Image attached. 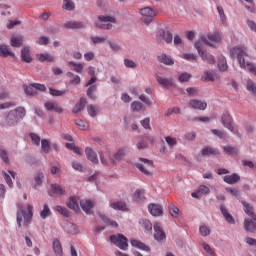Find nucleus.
Listing matches in <instances>:
<instances>
[{
	"label": "nucleus",
	"mask_w": 256,
	"mask_h": 256,
	"mask_svg": "<svg viewBox=\"0 0 256 256\" xmlns=\"http://www.w3.org/2000/svg\"><path fill=\"white\" fill-rule=\"evenodd\" d=\"M230 57L237 59L241 69H247L249 73L256 76V66L252 62H246L245 57H249V52L245 46H235L230 50Z\"/></svg>",
	"instance_id": "obj_1"
},
{
	"label": "nucleus",
	"mask_w": 256,
	"mask_h": 256,
	"mask_svg": "<svg viewBox=\"0 0 256 256\" xmlns=\"http://www.w3.org/2000/svg\"><path fill=\"white\" fill-rule=\"evenodd\" d=\"M66 205L69 209L75 211V213H79V211H81L82 208L84 213H87V215H91V209L95 207V202L91 200L81 201L79 197L72 196L69 198ZM79 205L81 208L79 207Z\"/></svg>",
	"instance_id": "obj_2"
},
{
	"label": "nucleus",
	"mask_w": 256,
	"mask_h": 256,
	"mask_svg": "<svg viewBox=\"0 0 256 256\" xmlns=\"http://www.w3.org/2000/svg\"><path fill=\"white\" fill-rule=\"evenodd\" d=\"M31 219H33V206L28 204L27 209L23 207V204H18L17 211V225L18 227H22V225H29L31 223Z\"/></svg>",
	"instance_id": "obj_3"
},
{
	"label": "nucleus",
	"mask_w": 256,
	"mask_h": 256,
	"mask_svg": "<svg viewBox=\"0 0 256 256\" xmlns=\"http://www.w3.org/2000/svg\"><path fill=\"white\" fill-rule=\"evenodd\" d=\"M127 155V148H120L113 156L111 153L105 152L100 155L102 165H115V161H123Z\"/></svg>",
	"instance_id": "obj_4"
},
{
	"label": "nucleus",
	"mask_w": 256,
	"mask_h": 256,
	"mask_svg": "<svg viewBox=\"0 0 256 256\" xmlns=\"http://www.w3.org/2000/svg\"><path fill=\"white\" fill-rule=\"evenodd\" d=\"M88 73L91 75V79L86 83V87H89L87 90V97L95 99V94H93L97 91V85H95L97 82V77H95V68L90 66L88 68Z\"/></svg>",
	"instance_id": "obj_5"
},
{
	"label": "nucleus",
	"mask_w": 256,
	"mask_h": 256,
	"mask_svg": "<svg viewBox=\"0 0 256 256\" xmlns=\"http://www.w3.org/2000/svg\"><path fill=\"white\" fill-rule=\"evenodd\" d=\"M140 162L136 164L137 169L141 171L144 175H147L148 177L153 175V161L146 159V158H140Z\"/></svg>",
	"instance_id": "obj_6"
},
{
	"label": "nucleus",
	"mask_w": 256,
	"mask_h": 256,
	"mask_svg": "<svg viewBox=\"0 0 256 256\" xmlns=\"http://www.w3.org/2000/svg\"><path fill=\"white\" fill-rule=\"evenodd\" d=\"M110 241L122 251H127V247H129L127 237H125L123 234L110 236Z\"/></svg>",
	"instance_id": "obj_7"
},
{
	"label": "nucleus",
	"mask_w": 256,
	"mask_h": 256,
	"mask_svg": "<svg viewBox=\"0 0 256 256\" xmlns=\"http://www.w3.org/2000/svg\"><path fill=\"white\" fill-rule=\"evenodd\" d=\"M116 22L117 20L113 16H99L98 21L95 22V25L99 29H111V27H113L111 23Z\"/></svg>",
	"instance_id": "obj_8"
},
{
	"label": "nucleus",
	"mask_w": 256,
	"mask_h": 256,
	"mask_svg": "<svg viewBox=\"0 0 256 256\" xmlns=\"http://www.w3.org/2000/svg\"><path fill=\"white\" fill-rule=\"evenodd\" d=\"M195 48L197 49L202 61L209 63V65H213V63H215V57L201 49V44L199 42L195 43Z\"/></svg>",
	"instance_id": "obj_9"
},
{
	"label": "nucleus",
	"mask_w": 256,
	"mask_h": 256,
	"mask_svg": "<svg viewBox=\"0 0 256 256\" xmlns=\"http://www.w3.org/2000/svg\"><path fill=\"white\" fill-rule=\"evenodd\" d=\"M221 39L222 37L219 32H214L213 34H208L207 37L202 36L201 38L203 43L210 45V47H213L214 43H221Z\"/></svg>",
	"instance_id": "obj_10"
},
{
	"label": "nucleus",
	"mask_w": 256,
	"mask_h": 256,
	"mask_svg": "<svg viewBox=\"0 0 256 256\" xmlns=\"http://www.w3.org/2000/svg\"><path fill=\"white\" fill-rule=\"evenodd\" d=\"M140 14L143 16L142 21H144V23L146 24L151 23V21H153V17L157 15L155 13V10H153V8L151 7H145L140 9Z\"/></svg>",
	"instance_id": "obj_11"
},
{
	"label": "nucleus",
	"mask_w": 256,
	"mask_h": 256,
	"mask_svg": "<svg viewBox=\"0 0 256 256\" xmlns=\"http://www.w3.org/2000/svg\"><path fill=\"white\" fill-rule=\"evenodd\" d=\"M156 39L160 41V43H162V41H165V43H173V34L164 29H160L156 34Z\"/></svg>",
	"instance_id": "obj_12"
},
{
	"label": "nucleus",
	"mask_w": 256,
	"mask_h": 256,
	"mask_svg": "<svg viewBox=\"0 0 256 256\" xmlns=\"http://www.w3.org/2000/svg\"><path fill=\"white\" fill-rule=\"evenodd\" d=\"M191 109H196L198 111H205L207 109V102L198 99H191L188 102Z\"/></svg>",
	"instance_id": "obj_13"
},
{
	"label": "nucleus",
	"mask_w": 256,
	"mask_h": 256,
	"mask_svg": "<svg viewBox=\"0 0 256 256\" xmlns=\"http://www.w3.org/2000/svg\"><path fill=\"white\" fill-rule=\"evenodd\" d=\"M209 193H211V189H209V187L206 185H200L195 192L191 193V197L194 199H201V197L204 195H209Z\"/></svg>",
	"instance_id": "obj_14"
},
{
	"label": "nucleus",
	"mask_w": 256,
	"mask_h": 256,
	"mask_svg": "<svg viewBox=\"0 0 256 256\" xmlns=\"http://www.w3.org/2000/svg\"><path fill=\"white\" fill-rule=\"evenodd\" d=\"M17 123H19V120L16 118L15 111H9L5 117V127H15Z\"/></svg>",
	"instance_id": "obj_15"
},
{
	"label": "nucleus",
	"mask_w": 256,
	"mask_h": 256,
	"mask_svg": "<svg viewBox=\"0 0 256 256\" xmlns=\"http://www.w3.org/2000/svg\"><path fill=\"white\" fill-rule=\"evenodd\" d=\"M222 125L232 133L235 131L233 128V118H231V115L227 112L222 115Z\"/></svg>",
	"instance_id": "obj_16"
},
{
	"label": "nucleus",
	"mask_w": 256,
	"mask_h": 256,
	"mask_svg": "<svg viewBox=\"0 0 256 256\" xmlns=\"http://www.w3.org/2000/svg\"><path fill=\"white\" fill-rule=\"evenodd\" d=\"M148 211L153 217H161L163 215V207L159 204H150Z\"/></svg>",
	"instance_id": "obj_17"
},
{
	"label": "nucleus",
	"mask_w": 256,
	"mask_h": 256,
	"mask_svg": "<svg viewBox=\"0 0 256 256\" xmlns=\"http://www.w3.org/2000/svg\"><path fill=\"white\" fill-rule=\"evenodd\" d=\"M165 238V232H163V229H161V224H154V239L156 241H164Z\"/></svg>",
	"instance_id": "obj_18"
},
{
	"label": "nucleus",
	"mask_w": 256,
	"mask_h": 256,
	"mask_svg": "<svg viewBox=\"0 0 256 256\" xmlns=\"http://www.w3.org/2000/svg\"><path fill=\"white\" fill-rule=\"evenodd\" d=\"M241 180V176L237 173H233L231 175H225L223 177L224 183H227L228 185H235V183H238V181Z\"/></svg>",
	"instance_id": "obj_19"
},
{
	"label": "nucleus",
	"mask_w": 256,
	"mask_h": 256,
	"mask_svg": "<svg viewBox=\"0 0 256 256\" xmlns=\"http://www.w3.org/2000/svg\"><path fill=\"white\" fill-rule=\"evenodd\" d=\"M44 107L45 109H47V111H55L56 113H63V108L57 102H46L44 104Z\"/></svg>",
	"instance_id": "obj_20"
},
{
	"label": "nucleus",
	"mask_w": 256,
	"mask_h": 256,
	"mask_svg": "<svg viewBox=\"0 0 256 256\" xmlns=\"http://www.w3.org/2000/svg\"><path fill=\"white\" fill-rule=\"evenodd\" d=\"M130 245H132V247H136V249H140V251H146V252L151 251V248L147 246V244L136 239H131Z\"/></svg>",
	"instance_id": "obj_21"
},
{
	"label": "nucleus",
	"mask_w": 256,
	"mask_h": 256,
	"mask_svg": "<svg viewBox=\"0 0 256 256\" xmlns=\"http://www.w3.org/2000/svg\"><path fill=\"white\" fill-rule=\"evenodd\" d=\"M64 227V231H66V233H70V235H77V233H79V229H77V225L66 221L63 224Z\"/></svg>",
	"instance_id": "obj_22"
},
{
	"label": "nucleus",
	"mask_w": 256,
	"mask_h": 256,
	"mask_svg": "<svg viewBox=\"0 0 256 256\" xmlns=\"http://www.w3.org/2000/svg\"><path fill=\"white\" fill-rule=\"evenodd\" d=\"M85 153L88 161H91L94 165H97L99 163V158H97V153H95L93 149L87 147L85 149Z\"/></svg>",
	"instance_id": "obj_23"
},
{
	"label": "nucleus",
	"mask_w": 256,
	"mask_h": 256,
	"mask_svg": "<svg viewBox=\"0 0 256 256\" xmlns=\"http://www.w3.org/2000/svg\"><path fill=\"white\" fill-rule=\"evenodd\" d=\"M52 249L56 256H63V246L61 245V241L59 239H54L52 242Z\"/></svg>",
	"instance_id": "obj_24"
},
{
	"label": "nucleus",
	"mask_w": 256,
	"mask_h": 256,
	"mask_svg": "<svg viewBox=\"0 0 256 256\" xmlns=\"http://www.w3.org/2000/svg\"><path fill=\"white\" fill-rule=\"evenodd\" d=\"M220 211H221L223 217L225 218V220L227 221V223H229L230 225H235V219L233 218V216L231 214H229V212L227 211V208L225 206L221 205Z\"/></svg>",
	"instance_id": "obj_25"
},
{
	"label": "nucleus",
	"mask_w": 256,
	"mask_h": 256,
	"mask_svg": "<svg viewBox=\"0 0 256 256\" xmlns=\"http://www.w3.org/2000/svg\"><path fill=\"white\" fill-rule=\"evenodd\" d=\"M0 56L1 57H15V53H13L8 45L1 44L0 45Z\"/></svg>",
	"instance_id": "obj_26"
},
{
	"label": "nucleus",
	"mask_w": 256,
	"mask_h": 256,
	"mask_svg": "<svg viewBox=\"0 0 256 256\" xmlns=\"http://www.w3.org/2000/svg\"><path fill=\"white\" fill-rule=\"evenodd\" d=\"M64 27L66 29H83V27H85V23L67 21L66 23H64Z\"/></svg>",
	"instance_id": "obj_27"
},
{
	"label": "nucleus",
	"mask_w": 256,
	"mask_h": 256,
	"mask_svg": "<svg viewBox=\"0 0 256 256\" xmlns=\"http://www.w3.org/2000/svg\"><path fill=\"white\" fill-rule=\"evenodd\" d=\"M110 207L115 211H128L127 204L122 201L110 203Z\"/></svg>",
	"instance_id": "obj_28"
},
{
	"label": "nucleus",
	"mask_w": 256,
	"mask_h": 256,
	"mask_svg": "<svg viewBox=\"0 0 256 256\" xmlns=\"http://www.w3.org/2000/svg\"><path fill=\"white\" fill-rule=\"evenodd\" d=\"M50 193L52 195H65V188L59 184H52Z\"/></svg>",
	"instance_id": "obj_29"
},
{
	"label": "nucleus",
	"mask_w": 256,
	"mask_h": 256,
	"mask_svg": "<svg viewBox=\"0 0 256 256\" xmlns=\"http://www.w3.org/2000/svg\"><path fill=\"white\" fill-rule=\"evenodd\" d=\"M21 59L25 63H31V61H33V58H31V50H29V48L25 47L22 49Z\"/></svg>",
	"instance_id": "obj_30"
},
{
	"label": "nucleus",
	"mask_w": 256,
	"mask_h": 256,
	"mask_svg": "<svg viewBox=\"0 0 256 256\" xmlns=\"http://www.w3.org/2000/svg\"><path fill=\"white\" fill-rule=\"evenodd\" d=\"M37 57L40 63H45V61H47L48 63H53V61H55V57H53L49 53H41V54H38Z\"/></svg>",
	"instance_id": "obj_31"
},
{
	"label": "nucleus",
	"mask_w": 256,
	"mask_h": 256,
	"mask_svg": "<svg viewBox=\"0 0 256 256\" xmlns=\"http://www.w3.org/2000/svg\"><path fill=\"white\" fill-rule=\"evenodd\" d=\"M156 81L159 83V85H162V87H165L166 89H168V87H173V80L171 79L157 76Z\"/></svg>",
	"instance_id": "obj_32"
},
{
	"label": "nucleus",
	"mask_w": 256,
	"mask_h": 256,
	"mask_svg": "<svg viewBox=\"0 0 256 256\" xmlns=\"http://www.w3.org/2000/svg\"><path fill=\"white\" fill-rule=\"evenodd\" d=\"M86 104H87V99H85L83 97L80 98L79 102L77 104H75L72 112L73 113H79L80 111H83Z\"/></svg>",
	"instance_id": "obj_33"
},
{
	"label": "nucleus",
	"mask_w": 256,
	"mask_h": 256,
	"mask_svg": "<svg viewBox=\"0 0 256 256\" xmlns=\"http://www.w3.org/2000/svg\"><path fill=\"white\" fill-rule=\"evenodd\" d=\"M242 205L244 207L245 213L248 214V216L251 217L254 221H256V215L253 212V206H250L247 202H242Z\"/></svg>",
	"instance_id": "obj_34"
},
{
	"label": "nucleus",
	"mask_w": 256,
	"mask_h": 256,
	"mask_svg": "<svg viewBox=\"0 0 256 256\" xmlns=\"http://www.w3.org/2000/svg\"><path fill=\"white\" fill-rule=\"evenodd\" d=\"M158 60L160 61V63H163L164 65H173L175 63L171 56L167 54H162L158 56Z\"/></svg>",
	"instance_id": "obj_35"
},
{
	"label": "nucleus",
	"mask_w": 256,
	"mask_h": 256,
	"mask_svg": "<svg viewBox=\"0 0 256 256\" xmlns=\"http://www.w3.org/2000/svg\"><path fill=\"white\" fill-rule=\"evenodd\" d=\"M218 69L219 71H227V69H229V66L227 65V59H225V56H220L218 58Z\"/></svg>",
	"instance_id": "obj_36"
},
{
	"label": "nucleus",
	"mask_w": 256,
	"mask_h": 256,
	"mask_svg": "<svg viewBox=\"0 0 256 256\" xmlns=\"http://www.w3.org/2000/svg\"><path fill=\"white\" fill-rule=\"evenodd\" d=\"M244 229L245 231H249L250 233H253L256 229V223L253 222V220L246 219L244 221Z\"/></svg>",
	"instance_id": "obj_37"
},
{
	"label": "nucleus",
	"mask_w": 256,
	"mask_h": 256,
	"mask_svg": "<svg viewBox=\"0 0 256 256\" xmlns=\"http://www.w3.org/2000/svg\"><path fill=\"white\" fill-rule=\"evenodd\" d=\"M10 41L12 47H21L23 45V36H12Z\"/></svg>",
	"instance_id": "obj_38"
},
{
	"label": "nucleus",
	"mask_w": 256,
	"mask_h": 256,
	"mask_svg": "<svg viewBox=\"0 0 256 256\" xmlns=\"http://www.w3.org/2000/svg\"><path fill=\"white\" fill-rule=\"evenodd\" d=\"M133 199L136 203H141L143 199H145V191L144 190H136L133 194Z\"/></svg>",
	"instance_id": "obj_39"
},
{
	"label": "nucleus",
	"mask_w": 256,
	"mask_h": 256,
	"mask_svg": "<svg viewBox=\"0 0 256 256\" xmlns=\"http://www.w3.org/2000/svg\"><path fill=\"white\" fill-rule=\"evenodd\" d=\"M223 151L226 155H238L239 149L233 146H224Z\"/></svg>",
	"instance_id": "obj_40"
},
{
	"label": "nucleus",
	"mask_w": 256,
	"mask_h": 256,
	"mask_svg": "<svg viewBox=\"0 0 256 256\" xmlns=\"http://www.w3.org/2000/svg\"><path fill=\"white\" fill-rule=\"evenodd\" d=\"M41 219H46L47 217H51V209L49 205L44 204L43 210L40 212Z\"/></svg>",
	"instance_id": "obj_41"
},
{
	"label": "nucleus",
	"mask_w": 256,
	"mask_h": 256,
	"mask_svg": "<svg viewBox=\"0 0 256 256\" xmlns=\"http://www.w3.org/2000/svg\"><path fill=\"white\" fill-rule=\"evenodd\" d=\"M202 155L203 156L219 155V151H217V149H215V148L206 147V148L202 149Z\"/></svg>",
	"instance_id": "obj_42"
},
{
	"label": "nucleus",
	"mask_w": 256,
	"mask_h": 256,
	"mask_svg": "<svg viewBox=\"0 0 256 256\" xmlns=\"http://www.w3.org/2000/svg\"><path fill=\"white\" fill-rule=\"evenodd\" d=\"M203 79L205 81H215V79H217V74L213 71H206L204 73Z\"/></svg>",
	"instance_id": "obj_43"
},
{
	"label": "nucleus",
	"mask_w": 256,
	"mask_h": 256,
	"mask_svg": "<svg viewBox=\"0 0 256 256\" xmlns=\"http://www.w3.org/2000/svg\"><path fill=\"white\" fill-rule=\"evenodd\" d=\"M246 89H247V91H249L250 93H252V95H255V97H256V84L254 83L253 80L247 81Z\"/></svg>",
	"instance_id": "obj_44"
},
{
	"label": "nucleus",
	"mask_w": 256,
	"mask_h": 256,
	"mask_svg": "<svg viewBox=\"0 0 256 256\" xmlns=\"http://www.w3.org/2000/svg\"><path fill=\"white\" fill-rule=\"evenodd\" d=\"M49 93L50 95H52V97H63V95L67 93V90H57V89L50 88Z\"/></svg>",
	"instance_id": "obj_45"
},
{
	"label": "nucleus",
	"mask_w": 256,
	"mask_h": 256,
	"mask_svg": "<svg viewBox=\"0 0 256 256\" xmlns=\"http://www.w3.org/2000/svg\"><path fill=\"white\" fill-rule=\"evenodd\" d=\"M12 111H15V115L18 121H21V119L25 117V108L23 107H18Z\"/></svg>",
	"instance_id": "obj_46"
},
{
	"label": "nucleus",
	"mask_w": 256,
	"mask_h": 256,
	"mask_svg": "<svg viewBox=\"0 0 256 256\" xmlns=\"http://www.w3.org/2000/svg\"><path fill=\"white\" fill-rule=\"evenodd\" d=\"M143 109V104L139 101H134L131 103V110L133 113H139Z\"/></svg>",
	"instance_id": "obj_47"
},
{
	"label": "nucleus",
	"mask_w": 256,
	"mask_h": 256,
	"mask_svg": "<svg viewBox=\"0 0 256 256\" xmlns=\"http://www.w3.org/2000/svg\"><path fill=\"white\" fill-rule=\"evenodd\" d=\"M76 127L78 129H81V131H87L89 129V124L81 119L76 120Z\"/></svg>",
	"instance_id": "obj_48"
},
{
	"label": "nucleus",
	"mask_w": 256,
	"mask_h": 256,
	"mask_svg": "<svg viewBox=\"0 0 256 256\" xmlns=\"http://www.w3.org/2000/svg\"><path fill=\"white\" fill-rule=\"evenodd\" d=\"M66 75H67V77H70V78L73 77V79L70 80V83H72L74 85H79V83H81V77L73 74V72H67Z\"/></svg>",
	"instance_id": "obj_49"
},
{
	"label": "nucleus",
	"mask_w": 256,
	"mask_h": 256,
	"mask_svg": "<svg viewBox=\"0 0 256 256\" xmlns=\"http://www.w3.org/2000/svg\"><path fill=\"white\" fill-rule=\"evenodd\" d=\"M24 91H25L26 95H30V96L37 94L34 84H30L29 86H24Z\"/></svg>",
	"instance_id": "obj_50"
},
{
	"label": "nucleus",
	"mask_w": 256,
	"mask_h": 256,
	"mask_svg": "<svg viewBox=\"0 0 256 256\" xmlns=\"http://www.w3.org/2000/svg\"><path fill=\"white\" fill-rule=\"evenodd\" d=\"M90 39L94 45L104 43V41H107V37L105 36H92Z\"/></svg>",
	"instance_id": "obj_51"
},
{
	"label": "nucleus",
	"mask_w": 256,
	"mask_h": 256,
	"mask_svg": "<svg viewBox=\"0 0 256 256\" xmlns=\"http://www.w3.org/2000/svg\"><path fill=\"white\" fill-rule=\"evenodd\" d=\"M140 223L142 224V228L145 231H152L153 230V224L151 223V221H149V220H142Z\"/></svg>",
	"instance_id": "obj_52"
},
{
	"label": "nucleus",
	"mask_w": 256,
	"mask_h": 256,
	"mask_svg": "<svg viewBox=\"0 0 256 256\" xmlns=\"http://www.w3.org/2000/svg\"><path fill=\"white\" fill-rule=\"evenodd\" d=\"M69 65H71L74 68V71H76V73H82L83 72V68H84L83 64H81V63L77 64L73 61H70Z\"/></svg>",
	"instance_id": "obj_53"
},
{
	"label": "nucleus",
	"mask_w": 256,
	"mask_h": 256,
	"mask_svg": "<svg viewBox=\"0 0 256 256\" xmlns=\"http://www.w3.org/2000/svg\"><path fill=\"white\" fill-rule=\"evenodd\" d=\"M63 5L66 11H73V9H75V3H73L71 0H64Z\"/></svg>",
	"instance_id": "obj_54"
},
{
	"label": "nucleus",
	"mask_w": 256,
	"mask_h": 256,
	"mask_svg": "<svg viewBox=\"0 0 256 256\" xmlns=\"http://www.w3.org/2000/svg\"><path fill=\"white\" fill-rule=\"evenodd\" d=\"M55 211H57L58 213H60V215H63V217H69V210H67L65 207L63 206H56L55 207Z\"/></svg>",
	"instance_id": "obj_55"
},
{
	"label": "nucleus",
	"mask_w": 256,
	"mask_h": 256,
	"mask_svg": "<svg viewBox=\"0 0 256 256\" xmlns=\"http://www.w3.org/2000/svg\"><path fill=\"white\" fill-rule=\"evenodd\" d=\"M41 149L45 153H49L51 151V146H49V141L48 140H41Z\"/></svg>",
	"instance_id": "obj_56"
},
{
	"label": "nucleus",
	"mask_w": 256,
	"mask_h": 256,
	"mask_svg": "<svg viewBox=\"0 0 256 256\" xmlns=\"http://www.w3.org/2000/svg\"><path fill=\"white\" fill-rule=\"evenodd\" d=\"M30 138L32 143H34V145H37V147H39V145H41V137H39V135L35 134V133H30Z\"/></svg>",
	"instance_id": "obj_57"
},
{
	"label": "nucleus",
	"mask_w": 256,
	"mask_h": 256,
	"mask_svg": "<svg viewBox=\"0 0 256 256\" xmlns=\"http://www.w3.org/2000/svg\"><path fill=\"white\" fill-rule=\"evenodd\" d=\"M0 158L6 165H9V155L4 149H0Z\"/></svg>",
	"instance_id": "obj_58"
},
{
	"label": "nucleus",
	"mask_w": 256,
	"mask_h": 256,
	"mask_svg": "<svg viewBox=\"0 0 256 256\" xmlns=\"http://www.w3.org/2000/svg\"><path fill=\"white\" fill-rule=\"evenodd\" d=\"M189 79H191V74L185 72V73H182L180 76H179V81L180 83H187V81H189Z\"/></svg>",
	"instance_id": "obj_59"
},
{
	"label": "nucleus",
	"mask_w": 256,
	"mask_h": 256,
	"mask_svg": "<svg viewBox=\"0 0 256 256\" xmlns=\"http://www.w3.org/2000/svg\"><path fill=\"white\" fill-rule=\"evenodd\" d=\"M182 57L186 61H197V55H195L193 53H185V54H183Z\"/></svg>",
	"instance_id": "obj_60"
},
{
	"label": "nucleus",
	"mask_w": 256,
	"mask_h": 256,
	"mask_svg": "<svg viewBox=\"0 0 256 256\" xmlns=\"http://www.w3.org/2000/svg\"><path fill=\"white\" fill-rule=\"evenodd\" d=\"M100 217H101L103 223H105L106 225H111V227H117V222L111 221L109 218H107L103 215H101Z\"/></svg>",
	"instance_id": "obj_61"
},
{
	"label": "nucleus",
	"mask_w": 256,
	"mask_h": 256,
	"mask_svg": "<svg viewBox=\"0 0 256 256\" xmlns=\"http://www.w3.org/2000/svg\"><path fill=\"white\" fill-rule=\"evenodd\" d=\"M199 231L202 237H207L211 233V230L207 226H200Z\"/></svg>",
	"instance_id": "obj_62"
},
{
	"label": "nucleus",
	"mask_w": 256,
	"mask_h": 256,
	"mask_svg": "<svg viewBox=\"0 0 256 256\" xmlns=\"http://www.w3.org/2000/svg\"><path fill=\"white\" fill-rule=\"evenodd\" d=\"M170 215L171 217H179V208L176 206H170Z\"/></svg>",
	"instance_id": "obj_63"
},
{
	"label": "nucleus",
	"mask_w": 256,
	"mask_h": 256,
	"mask_svg": "<svg viewBox=\"0 0 256 256\" xmlns=\"http://www.w3.org/2000/svg\"><path fill=\"white\" fill-rule=\"evenodd\" d=\"M227 193H230V195H232V197H239V190H237L236 188H226Z\"/></svg>",
	"instance_id": "obj_64"
}]
</instances>
